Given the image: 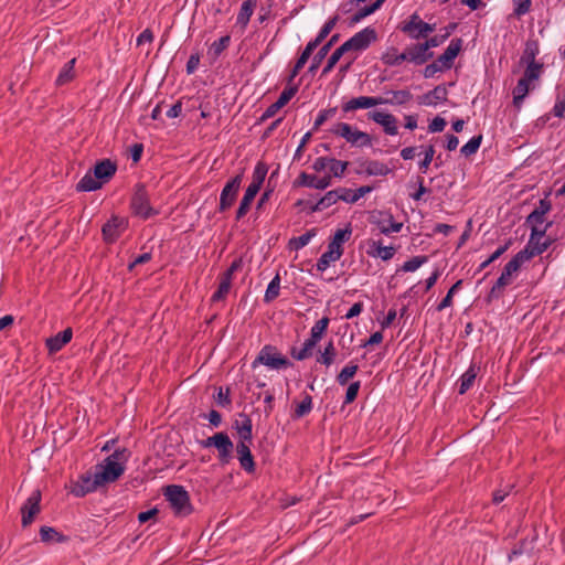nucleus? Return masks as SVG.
Returning <instances> with one entry per match:
<instances>
[{
    "mask_svg": "<svg viewBox=\"0 0 565 565\" xmlns=\"http://www.w3.org/2000/svg\"><path fill=\"white\" fill-rule=\"evenodd\" d=\"M231 42L230 35H224L220 40L214 41L210 46V53L217 57L222 54V52L228 46Z\"/></svg>",
    "mask_w": 565,
    "mask_h": 565,
    "instance_id": "46",
    "label": "nucleus"
},
{
    "mask_svg": "<svg viewBox=\"0 0 565 565\" xmlns=\"http://www.w3.org/2000/svg\"><path fill=\"white\" fill-rule=\"evenodd\" d=\"M371 246L373 248L371 252L372 256L379 257L382 260H390L395 254V248L393 246H383L381 241H373Z\"/></svg>",
    "mask_w": 565,
    "mask_h": 565,
    "instance_id": "34",
    "label": "nucleus"
},
{
    "mask_svg": "<svg viewBox=\"0 0 565 565\" xmlns=\"http://www.w3.org/2000/svg\"><path fill=\"white\" fill-rule=\"evenodd\" d=\"M232 280L226 277H221L220 285L217 290L213 294L212 300L213 301H221L223 300L226 295L228 294L231 289Z\"/></svg>",
    "mask_w": 565,
    "mask_h": 565,
    "instance_id": "43",
    "label": "nucleus"
},
{
    "mask_svg": "<svg viewBox=\"0 0 565 565\" xmlns=\"http://www.w3.org/2000/svg\"><path fill=\"white\" fill-rule=\"evenodd\" d=\"M335 358V349L332 342H329L324 348V351L318 358V362L324 364L326 366H330Z\"/></svg>",
    "mask_w": 565,
    "mask_h": 565,
    "instance_id": "47",
    "label": "nucleus"
},
{
    "mask_svg": "<svg viewBox=\"0 0 565 565\" xmlns=\"http://www.w3.org/2000/svg\"><path fill=\"white\" fill-rule=\"evenodd\" d=\"M72 329L67 328L62 332H58L56 335L51 337L46 340V348L50 353L58 352L65 344H67L72 340Z\"/></svg>",
    "mask_w": 565,
    "mask_h": 565,
    "instance_id": "25",
    "label": "nucleus"
},
{
    "mask_svg": "<svg viewBox=\"0 0 565 565\" xmlns=\"http://www.w3.org/2000/svg\"><path fill=\"white\" fill-rule=\"evenodd\" d=\"M234 428L236 429L239 440L252 443L253 434H252V419L244 413L238 415V418L234 422Z\"/></svg>",
    "mask_w": 565,
    "mask_h": 565,
    "instance_id": "24",
    "label": "nucleus"
},
{
    "mask_svg": "<svg viewBox=\"0 0 565 565\" xmlns=\"http://www.w3.org/2000/svg\"><path fill=\"white\" fill-rule=\"evenodd\" d=\"M103 486L102 481L97 473H94V477L84 475L79 478V480L73 486L72 493L75 497L82 498L89 492L95 491L98 487Z\"/></svg>",
    "mask_w": 565,
    "mask_h": 565,
    "instance_id": "17",
    "label": "nucleus"
},
{
    "mask_svg": "<svg viewBox=\"0 0 565 565\" xmlns=\"http://www.w3.org/2000/svg\"><path fill=\"white\" fill-rule=\"evenodd\" d=\"M129 452L126 448L117 449L97 466L96 473L103 484L116 481L125 471Z\"/></svg>",
    "mask_w": 565,
    "mask_h": 565,
    "instance_id": "2",
    "label": "nucleus"
},
{
    "mask_svg": "<svg viewBox=\"0 0 565 565\" xmlns=\"http://www.w3.org/2000/svg\"><path fill=\"white\" fill-rule=\"evenodd\" d=\"M367 118L373 120L374 122L381 125L385 131V134L390 136H395L398 134L397 129V119L395 116L388 113L373 110L367 113Z\"/></svg>",
    "mask_w": 565,
    "mask_h": 565,
    "instance_id": "16",
    "label": "nucleus"
},
{
    "mask_svg": "<svg viewBox=\"0 0 565 565\" xmlns=\"http://www.w3.org/2000/svg\"><path fill=\"white\" fill-rule=\"evenodd\" d=\"M316 345H317V343L313 340L307 339L303 342L301 349H299V350L292 349L291 355L294 359H296L298 361H303L312 355V351Z\"/></svg>",
    "mask_w": 565,
    "mask_h": 565,
    "instance_id": "37",
    "label": "nucleus"
},
{
    "mask_svg": "<svg viewBox=\"0 0 565 565\" xmlns=\"http://www.w3.org/2000/svg\"><path fill=\"white\" fill-rule=\"evenodd\" d=\"M299 178V183L308 188L324 190L331 184V175L317 177L302 172Z\"/></svg>",
    "mask_w": 565,
    "mask_h": 565,
    "instance_id": "26",
    "label": "nucleus"
},
{
    "mask_svg": "<svg viewBox=\"0 0 565 565\" xmlns=\"http://www.w3.org/2000/svg\"><path fill=\"white\" fill-rule=\"evenodd\" d=\"M330 132L343 138L352 147L363 148L372 146V138L367 132L361 131L347 122L334 124Z\"/></svg>",
    "mask_w": 565,
    "mask_h": 565,
    "instance_id": "4",
    "label": "nucleus"
},
{
    "mask_svg": "<svg viewBox=\"0 0 565 565\" xmlns=\"http://www.w3.org/2000/svg\"><path fill=\"white\" fill-rule=\"evenodd\" d=\"M340 191L332 190L326 193L312 207L313 212L322 211L333 204H335L340 200L339 195Z\"/></svg>",
    "mask_w": 565,
    "mask_h": 565,
    "instance_id": "35",
    "label": "nucleus"
},
{
    "mask_svg": "<svg viewBox=\"0 0 565 565\" xmlns=\"http://www.w3.org/2000/svg\"><path fill=\"white\" fill-rule=\"evenodd\" d=\"M434 30V24L424 22L416 13L402 28L403 32L415 40L426 39Z\"/></svg>",
    "mask_w": 565,
    "mask_h": 565,
    "instance_id": "11",
    "label": "nucleus"
},
{
    "mask_svg": "<svg viewBox=\"0 0 565 565\" xmlns=\"http://www.w3.org/2000/svg\"><path fill=\"white\" fill-rule=\"evenodd\" d=\"M387 94L391 95V97H388V98L382 97L383 105L384 104L404 105L407 102H409L412 98L411 92H408L406 89L392 90V92H388Z\"/></svg>",
    "mask_w": 565,
    "mask_h": 565,
    "instance_id": "32",
    "label": "nucleus"
},
{
    "mask_svg": "<svg viewBox=\"0 0 565 565\" xmlns=\"http://www.w3.org/2000/svg\"><path fill=\"white\" fill-rule=\"evenodd\" d=\"M317 235V230L312 228L310 231H307L305 234L294 237L289 241V247L294 250H299L307 246L309 242Z\"/></svg>",
    "mask_w": 565,
    "mask_h": 565,
    "instance_id": "36",
    "label": "nucleus"
},
{
    "mask_svg": "<svg viewBox=\"0 0 565 565\" xmlns=\"http://www.w3.org/2000/svg\"><path fill=\"white\" fill-rule=\"evenodd\" d=\"M553 114L556 117L562 118L565 114V97L558 96L553 107Z\"/></svg>",
    "mask_w": 565,
    "mask_h": 565,
    "instance_id": "64",
    "label": "nucleus"
},
{
    "mask_svg": "<svg viewBox=\"0 0 565 565\" xmlns=\"http://www.w3.org/2000/svg\"><path fill=\"white\" fill-rule=\"evenodd\" d=\"M408 56V62L416 65H422L430 60L434 53L427 47L426 43H417L405 49Z\"/></svg>",
    "mask_w": 565,
    "mask_h": 565,
    "instance_id": "20",
    "label": "nucleus"
},
{
    "mask_svg": "<svg viewBox=\"0 0 565 565\" xmlns=\"http://www.w3.org/2000/svg\"><path fill=\"white\" fill-rule=\"evenodd\" d=\"M523 255H515L503 268L500 277L493 285L490 291V296L498 298L501 294V290L511 284L512 276L520 269L522 264L525 262L522 259Z\"/></svg>",
    "mask_w": 565,
    "mask_h": 565,
    "instance_id": "7",
    "label": "nucleus"
},
{
    "mask_svg": "<svg viewBox=\"0 0 565 565\" xmlns=\"http://www.w3.org/2000/svg\"><path fill=\"white\" fill-rule=\"evenodd\" d=\"M383 105L382 96H359L342 104V111L348 114L358 109H369Z\"/></svg>",
    "mask_w": 565,
    "mask_h": 565,
    "instance_id": "14",
    "label": "nucleus"
},
{
    "mask_svg": "<svg viewBox=\"0 0 565 565\" xmlns=\"http://www.w3.org/2000/svg\"><path fill=\"white\" fill-rule=\"evenodd\" d=\"M335 107L321 110L315 120L313 128L318 129L319 127H321L328 119L332 118L335 115Z\"/></svg>",
    "mask_w": 565,
    "mask_h": 565,
    "instance_id": "56",
    "label": "nucleus"
},
{
    "mask_svg": "<svg viewBox=\"0 0 565 565\" xmlns=\"http://www.w3.org/2000/svg\"><path fill=\"white\" fill-rule=\"evenodd\" d=\"M117 166L109 159L97 162L93 169V173L87 172L77 183L78 191H95L108 182L116 173Z\"/></svg>",
    "mask_w": 565,
    "mask_h": 565,
    "instance_id": "1",
    "label": "nucleus"
},
{
    "mask_svg": "<svg viewBox=\"0 0 565 565\" xmlns=\"http://www.w3.org/2000/svg\"><path fill=\"white\" fill-rule=\"evenodd\" d=\"M447 122L444 118L435 117L428 126L430 132H440L445 129Z\"/></svg>",
    "mask_w": 565,
    "mask_h": 565,
    "instance_id": "63",
    "label": "nucleus"
},
{
    "mask_svg": "<svg viewBox=\"0 0 565 565\" xmlns=\"http://www.w3.org/2000/svg\"><path fill=\"white\" fill-rule=\"evenodd\" d=\"M258 189L255 185H248L245 194L239 203V206L236 212V218L239 220L244 217L249 211L250 204L254 201L256 194L258 193Z\"/></svg>",
    "mask_w": 565,
    "mask_h": 565,
    "instance_id": "28",
    "label": "nucleus"
},
{
    "mask_svg": "<svg viewBox=\"0 0 565 565\" xmlns=\"http://www.w3.org/2000/svg\"><path fill=\"white\" fill-rule=\"evenodd\" d=\"M257 364H264L273 370H280L287 367L289 361L279 354L275 347L265 345L253 362V366L255 367Z\"/></svg>",
    "mask_w": 565,
    "mask_h": 565,
    "instance_id": "8",
    "label": "nucleus"
},
{
    "mask_svg": "<svg viewBox=\"0 0 565 565\" xmlns=\"http://www.w3.org/2000/svg\"><path fill=\"white\" fill-rule=\"evenodd\" d=\"M447 94V88L443 85H438L424 96L423 103L426 105H436L438 102L446 100Z\"/></svg>",
    "mask_w": 565,
    "mask_h": 565,
    "instance_id": "33",
    "label": "nucleus"
},
{
    "mask_svg": "<svg viewBox=\"0 0 565 565\" xmlns=\"http://www.w3.org/2000/svg\"><path fill=\"white\" fill-rule=\"evenodd\" d=\"M40 503H41V492H40V490H35L28 498V500L24 502V504L21 507L22 526L26 527L33 522L34 518L41 511Z\"/></svg>",
    "mask_w": 565,
    "mask_h": 565,
    "instance_id": "13",
    "label": "nucleus"
},
{
    "mask_svg": "<svg viewBox=\"0 0 565 565\" xmlns=\"http://www.w3.org/2000/svg\"><path fill=\"white\" fill-rule=\"evenodd\" d=\"M461 280H458L456 284L451 286V288L448 290L446 297L440 301V303L437 306L438 311H443L444 309L448 308L452 303V297L459 290L461 286Z\"/></svg>",
    "mask_w": 565,
    "mask_h": 565,
    "instance_id": "50",
    "label": "nucleus"
},
{
    "mask_svg": "<svg viewBox=\"0 0 565 565\" xmlns=\"http://www.w3.org/2000/svg\"><path fill=\"white\" fill-rule=\"evenodd\" d=\"M215 398H216L217 404L223 407L230 406L232 403V401L230 398V390L228 388L223 391V388L220 387Z\"/></svg>",
    "mask_w": 565,
    "mask_h": 565,
    "instance_id": "62",
    "label": "nucleus"
},
{
    "mask_svg": "<svg viewBox=\"0 0 565 565\" xmlns=\"http://www.w3.org/2000/svg\"><path fill=\"white\" fill-rule=\"evenodd\" d=\"M352 230L349 226L334 233L333 239L328 245V250L317 262L319 271H324L330 263L340 259L343 254L342 244L350 238Z\"/></svg>",
    "mask_w": 565,
    "mask_h": 565,
    "instance_id": "3",
    "label": "nucleus"
},
{
    "mask_svg": "<svg viewBox=\"0 0 565 565\" xmlns=\"http://www.w3.org/2000/svg\"><path fill=\"white\" fill-rule=\"evenodd\" d=\"M312 408V399L309 395H307L302 402L297 404L294 413L295 418H300L307 415Z\"/></svg>",
    "mask_w": 565,
    "mask_h": 565,
    "instance_id": "51",
    "label": "nucleus"
},
{
    "mask_svg": "<svg viewBox=\"0 0 565 565\" xmlns=\"http://www.w3.org/2000/svg\"><path fill=\"white\" fill-rule=\"evenodd\" d=\"M358 370H359V365L358 364H354V363L348 364L337 375V382L340 385L348 384V382L356 374Z\"/></svg>",
    "mask_w": 565,
    "mask_h": 565,
    "instance_id": "40",
    "label": "nucleus"
},
{
    "mask_svg": "<svg viewBox=\"0 0 565 565\" xmlns=\"http://www.w3.org/2000/svg\"><path fill=\"white\" fill-rule=\"evenodd\" d=\"M482 136L472 137L466 145H463L460 149L461 153L466 157H469L476 153L481 145Z\"/></svg>",
    "mask_w": 565,
    "mask_h": 565,
    "instance_id": "45",
    "label": "nucleus"
},
{
    "mask_svg": "<svg viewBox=\"0 0 565 565\" xmlns=\"http://www.w3.org/2000/svg\"><path fill=\"white\" fill-rule=\"evenodd\" d=\"M360 387H361V383L359 381L353 382L349 385L347 393H345L344 404H351L354 402V399L358 396Z\"/></svg>",
    "mask_w": 565,
    "mask_h": 565,
    "instance_id": "58",
    "label": "nucleus"
},
{
    "mask_svg": "<svg viewBox=\"0 0 565 565\" xmlns=\"http://www.w3.org/2000/svg\"><path fill=\"white\" fill-rule=\"evenodd\" d=\"M337 21H338L337 17H334V18L330 19L329 21H327L324 23V25L321 28V30L319 31V33L317 35V39H320V41L322 42L330 34V32L333 30V28L337 24Z\"/></svg>",
    "mask_w": 565,
    "mask_h": 565,
    "instance_id": "59",
    "label": "nucleus"
},
{
    "mask_svg": "<svg viewBox=\"0 0 565 565\" xmlns=\"http://www.w3.org/2000/svg\"><path fill=\"white\" fill-rule=\"evenodd\" d=\"M40 536L43 542H51L60 536L57 531L50 526H42L40 529Z\"/></svg>",
    "mask_w": 565,
    "mask_h": 565,
    "instance_id": "61",
    "label": "nucleus"
},
{
    "mask_svg": "<svg viewBox=\"0 0 565 565\" xmlns=\"http://www.w3.org/2000/svg\"><path fill=\"white\" fill-rule=\"evenodd\" d=\"M514 14L521 17L529 12L531 7V0H513Z\"/></svg>",
    "mask_w": 565,
    "mask_h": 565,
    "instance_id": "60",
    "label": "nucleus"
},
{
    "mask_svg": "<svg viewBox=\"0 0 565 565\" xmlns=\"http://www.w3.org/2000/svg\"><path fill=\"white\" fill-rule=\"evenodd\" d=\"M329 322L330 320L328 317H323L320 320H318L310 330L309 339L318 343L322 339V335L326 332V330L328 329Z\"/></svg>",
    "mask_w": 565,
    "mask_h": 565,
    "instance_id": "38",
    "label": "nucleus"
},
{
    "mask_svg": "<svg viewBox=\"0 0 565 565\" xmlns=\"http://www.w3.org/2000/svg\"><path fill=\"white\" fill-rule=\"evenodd\" d=\"M545 222V211L534 210L526 218V223L531 225V235L545 236L547 225Z\"/></svg>",
    "mask_w": 565,
    "mask_h": 565,
    "instance_id": "23",
    "label": "nucleus"
},
{
    "mask_svg": "<svg viewBox=\"0 0 565 565\" xmlns=\"http://www.w3.org/2000/svg\"><path fill=\"white\" fill-rule=\"evenodd\" d=\"M74 64H75V58L68 61L64 67L62 68V71L60 72L57 78H56V84L57 85H64L66 83H68L73 76H74Z\"/></svg>",
    "mask_w": 565,
    "mask_h": 565,
    "instance_id": "41",
    "label": "nucleus"
},
{
    "mask_svg": "<svg viewBox=\"0 0 565 565\" xmlns=\"http://www.w3.org/2000/svg\"><path fill=\"white\" fill-rule=\"evenodd\" d=\"M537 52H539V50L535 44H527L523 52V55L521 56V63H523L525 65L532 64V63H537L535 61Z\"/></svg>",
    "mask_w": 565,
    "mask_h": 565,
    "instance_id": "53",
    "label": "nucleus"
},
{
    "mask_svg": "<svg viewBox=\"0 0 565 565\" xmlns=\"http://www.w3.org/2000/svg\"><path fill=\"white\" fill-rule=\"evenodd\" d=\"M202 447H215L218 451V459L223 463H228L232 458L233 441L225 433H216L215 435L201 441Z\"/></svg>",
    "mask_w": 565,
    "mask_h": 565,
    "instance_id": "6",
    "label": "nucleus"
},
{
    "mask_svg": "<svg viewBox=\"0 0 565 565\" xmlns=\"http://www.w3.org/2000/svg\"><path fill=\"white\" fill-rule=\"evenodd\" d=\"M376 40V32L374 29L365 28L362 31L355 33L351 39L345 41L341 46L349 52H361L366 50L370 44Z\"/></svg>",
    "mask_w": 565,
    "mask_h": 565,
    "instance_id": "9",
    "label": "nucleus"
},
{
    "mask_svg": "<svg viewBox=\"0 0 565 565\" xmlns=\"http://www.w3.org/2000/svg\"><path fill=\"white\" fill-rule=\"evenodd\" d=\"M266 174H267L266 166L264 163H258L255 167V170L253 173V181L250 182L249 185H255V188H257L259 190L265 180Z\"/></svg>",
    "mask_w": 565,
    "mask_h": 565,
    "instance_id": "48",
    "label": "nucleus"
},
{
    "mask_svg": "<svg viewBox=\"0 0 565 565\" xmlns=\"http://www.w3.org/2000/svg\"><path fill=\"white\" fill-rule=\"evenodd\" d=\"M461 39L451 40L445 52L437 58V62L440 63L445 70H449L452 66L454 60L461 51Z\"/></svg>",
    "mask_w": 565,
    "mask_h": 565,
    "instance_id": "22",
    "label": "nucleus"
},
{
    "mask_svg": "<svg viewBox=\"0 0 565 565\" xmlns=\"http://www.w3.org/2000/svg\"><path fill=\"white\" fill-rule=\"evenodd\" d=\"M365 172L369 175H386L390 172V169L386 164L380 162V161H369L365 164Z\"/></svg>",
    "mask_w": 565,
    "mask_h": 565,
    "instance_id": "42",
    "label": "nucleus"
},
{
    "mask_svg": "<svg viewBox=\"0 0 565 565\" xmlns=\"http://www.w3.org/2000/svg\"><path fill=\"white\" fill-rule=\"evenodd\" d=\"M427 262L426 256H415L411 258L409 260L405 262L402 270L404 271H415L417 270L423 264Z\"/></svg>",
    "mask_w": 565,
    "mask_h": 565,
    "instance_id": "54",
    "label": "nucleus"
},
{
    "mask_svg": "<svg viewBox=\"0 0 565 565\" xmlns=\"http://www.w3.org/2000/svg\"><path fill=\"white\" fill-rule=\"evenodd\" d=\"M542 68L543 64L541 63L526 64V68L522 77L530 82L537 81L541 76Z\"/></svg>",
    "mask_w": 565,
    "mask_h": 565,
    "instance_id": "44",
    "label": "nucleus"
},
{
    "mask_svg": "<svg viewBox=\"0 0 565 565\" xmlns=\"http://www.w3.org/2000/svg\"><path fill=\"white\" fill-rule=\"evenodd\" d=\"M479 367L471 364L460 377L459 394H465L475 383Z\"/></svg>",
    "mask_w": 565,
    "mask_h": 565,
    "instance_id": "31",
    "label": "nucleus"
},
{
    "mask_svg": "<svg viewBox=\"0 0 565 565\" xmlns=\"http://www.w3.org/2000/svg\"><path fill=\"white\" fill-rule=\"evenodd\" d=\"M372 223L375 224L380 233L384 235L398 233L403 227V223L395 222L392 214L383 212H379L376 215H373Z\"/></svg>",
    "mask_w": 565,
    "mask_h": 565,
    "instance_id": "15",
    "label": "nucleus"
},
{
    "mask_svg": "<svg viewBox=\"0 0 565 565\" xmlns=\"http://www.w3.org/2000/svg\"><path fill=\"white\" fill-rule=\"evenodd\" d=\"M125 228L124 218L113 216L107 223L103 225L102 234L106 243H114Z\"/></svg>",
    "mask_w": 565,
    "mask_h": 565,
    "instance_id": "19",
    "label": "nucleus"
},
{
    "mask_svg": "<svg viewBox=\"0 0 565 565\" xmlns=\"http://www.w3.org/2000/svg\"><path fill=\"white\" fill-rule=\"evenodd\" d=\"M279 290H280V277L277 274L267 286L265 297H264L265 302H271L273 300H275L279 295Z\"/></svg>",
    "mask_w": 565,
    "mask_h": 565,
    "instance_id": "39",
    "label": "nucleus"
},
{
    "mask_svg": "<svg viewBox=\"0 0 565 565\" xmlns=\"http://www.w3.org/2000/svg\"><path fill=\"white\" fill-rule=\"evenodd\" d=\"M347 54L342 46H339L329 57L326 66L322 70V75H327L332 71L335 64L340 61V58Z\"/></svg>",
    "mask_w": 565,
    "mask_h": 565,
    "instance_id": "49",
    "label": "nucleus"
},
{
    "mask_svg": "<svg viewBox=\"0 0 565 565\" xmlns=\"http://www.w3.org/2000/svg\"><path fill=\"white\" fill-rule=\"evenodd\" d=\"M338 34L332 35V38L317 52L312 58L311 65L309 66V72L315 73L318 70L321 62L328 55L331 46L338 41Z\"/></svg>",
    "mask_w": 565,
    "mask_h": 565,
    "instance_id": "30",
    "label": "nucleus"
},
{
    "mask_svg": "<svg viewBox=\"0 0 565 565\" xmlns=\"http://www.w3.org/2000/svg\"><path fill=\"white\" fill-rule=\"evenodd\" d=\"M298 87L297 86H290L285 88L276 103L282 108L297 93Z\"/></svg>",
    "mask_w": 565,
    "mask_h": 565,
    "instance_id": "57",
    "label": "nucleus"
},
{
    "mask_svg": "<svg viewBox=\"0 0 565 565\" xmlns=\"http://www.w3.org/2000/svg\"><path fill=\"white\" fill-rule=\"evenodd\" d=\"M256 6L257 0H246L243 2L236 19V23L239 24L243 29H245L248 24Z\"/></svg>",
    "mask_w": 565,
    "mask_h": 565,
    "instance_id": "29",
    "label": "nucleus"
},
{
    "mask_svg": "<svg viewBox=\"0 0 565 565\" xmlns=\"http://www.w3.org/2000/svg\"><path fill=\"white\" fill-rule=\"evenodd\" d=\"M243 181V173L232 178L223 188L220 196V212L228 210L236 200L237 193Z\"/></svg>",
    "mask_w": 565,
    "mask_h": 565,
    "instance_id": "10",
    "label": "nucleus"
},
{
    "mask_svg": "<svg viewBox=\"0 0 565 565\" xmlns=\"http://www.w3.org/2000/svg\"><path fill=\"white\" fill-rule=\"evenodd\" d=\"M435 154V148L434 146H428L425 148L424 151V159L419 162V170L423 173H426L428 170L429 164L431 163Z\"/></svg>",
    "mask_w": 565,
    "mask_h": 565,
    "instance_id": "55",
    "label": "nucleus"
},
{
    "mask_svg": "<svg viewBox=\"0 0 565 565\" xmlns=\"http://www.w3.org/2000/svg\"><path fill=\"white\" fill-rule=\"evenodd\" d=\"M534 86L531 87V82L525 79L524 77H521L518 81L516 86L513 89V105L515 108L520 109L524 98L530 93L531 89H533Z\"/></svg>",
    "mask_w": 565,
    "mask_h": 565,
    "instance_id": "27",
    "label": "nucleus"
},
{
    "mask_svg": "<svg viewBox=\"0 0 565 565\" xmlns=\"http://www.w3.org/2000/svg\"><path fill=\"white\" fill-rule=\"evenodd\" d=\"M163 494L175 515L186 516L192 512L189 493L182 486H168Z\"/></svg>",
    "mask_w": 565,
    "mask_h": 565,
    "instance_id": "5",
    "label": "nucleus"
},
{
    "mask_svg": "<svg viewBox=\"0 0 565 565\" xmlns=\"http://www.w3.org/2000/svg\"><path fill=\"white\" fill-rule=\"evenodd\" d=\"M348 164L349 163L347 161H340L332 158L329 164V171L332 173L333 177L340 178L347 170Z\"/></svg>",
    "mask_w": 565,
    "mask_h": 565,
    "instance_id": "52",
    "label": "nucleus"
},
{
    "mask_svg": "<svg viewBox=\"0 0 565 565\" xmlns=\"http://www.w3.org/2000/svg\"><path fill=\"white\" fill-rule=\"evenodd\" d=\"M134 213L148 218L157 212L149 204V195L143 185H138L131 200Z\"/></svg>",
    "mask_w": 565,
    "mask_h": 565,
    "instance_id": "12",
    "label": "nucleus"
},
{
    "mask_svg": "<svg viewBox=\"0 0 565 565\" xmlns=\"http://www.w3.org/2000/svg\"><path fill=\"white\" fill-rule=\"evenodd\" d=\"M543 237L544 236L530 235V239H529L525 248L520 250L518 253V255H523L522 259L524 262H527L531 258L544 253L547 249L550 244L546 241L543 242L542 241Z\"/></svg>",
    "mask_w": 565,
    "mask_h": 565,
    "instance_id": "18",
    "label": "nucleus"
},
{
    "mask_svg": "<svg viewBox=\"0 0 565 565\" xmlns=\"http://www.w3.org/2000/svg\"><path fill=\"white\" fill-rule=\"evenodd\" d=\"M250 443L239 440L236 445V452L239 460L241 467L246 472H253L255 470V462L249 448Z\"/></svg>",
    "mask_w": 565,
    "mask_h": 565,
    "instance_id": "21",
    "label": "nucleus"
}]
</instances>
